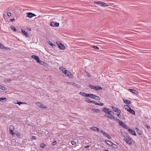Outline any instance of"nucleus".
I'll return each instance as SVG.
<instances>
[{"label":"nucleus","mask_w":151,"mask_h":151,"mask_svg":"<svg viewBox=\"0 0 151 151\" xmlns=\"http://www.w3.org/2000/svg\"><path fill=\"white\" fill-rule=\"evenodd\" d=\"M102 111L106 113V114L105 115L106 116L110 119L113 118V116L111 114L112 111L110 109H107L106 107H104Z\"/></svg>","instance_id":"obj_1"},{"label":"nucleus","mask_w":151,"mask_h":151,"mask_svg":"<svg viewBox=\"0 0 151 151\" xmlns=\"http://www.w3.org/2000/svg\"><path fill=\"white\" fill-rule=\"evenodd\" d=\"M124 139L127 143L130 145H132L133 142H134L132 138L129 136L127 135L126 137L124 136Z\"/></svg>","instance_id":"obj_2"},{"label":"nucleus","mask_w":151,"mask_h":151,"mask_svg":"<svg viewBox=\"0 0 151 151\" xmlns=\"http://www.w3.org/2000/svg\"><path fill=\"white\" fill-rule=\"evenodd\" d=\"M88 97L96 100H100V98L99 97L96 95L93 94H89V96Z\"/></svg>","instance_id":"obj_3"},{"label":"nucleus","mask_w":151,"mask_h":151,"mask_svg":"<svg viewBox=\"0 0 151 151\" xmlns=\"http://www.w3.org/2000/svg\"><path fill=\"white\" fill-rule=\"evenodd\" d=\"M35 104L37 106L40 108H42L44 109H46L47 108V107L46 106H44V105L42 104L41 102H37L35 103Z\"/></svg>","instance_id":"obj_4"},{"label":"nucleus","mask_w":151,"mask_h":151,"mask_svg":"<svg viewBox=\"0 0 151 151\" xmlns=\"http://www.w3.org/2000/svg\"><path fill=\"white\" fill-rule=\"evenodd\" d=\"M94 3L100 4V6L103 7H105L107 6L106 3L102 1H94Z\"/></svg>","instance_id":"obj_5"},{"label":"nucleus","mask_w":151,"mask_h":151,"mask_svg":"<svg viewBox=\"0 0 151 151\" xmlns=\"http://www.w3.org/2000/svg\"><path fill=\"white\" fill-rule=\"evenodd\" d=\"M14 129V128L13 126L11 125L9 127V131H10V134L12 135H14V133L13 132Z\"/></svg>","instance_id":"obj_6"},{"label":"nucleus","mask_w":151,"mask_h":151,"mask_svg":"<svg viewBox=\"0 0 151 151\" xmlns=\"http://www.w3.org/2000/svg\"><path fill=\"white\" fill-rule=\"evenodd\" d=\"M50 25L52 27H58L59 26V23L58 22H52L50 23Z\"/></svg>","instance_id":"obj_7"},{"label":"nucleus","mask_w":151,"mask_h":151,"mask_svg":"<svg viewBox=\"0 0 151 151\" xmlns=\"http://www.w3.org/2000/svg\"><path fill=\"white\" fill-rule=\"evenodd\" d=\"M119 124L120 126H121V127H123L124 129H128V127H127L126 125L124 123H123L122 122H119Z\"/></svg>","instance_id":"obj_8"},{"label":"nucleus","mask_w":151,"mask_h":151,"mask_svg":"<svg viewBox=\"0 0 151 151\" xmlns=\"http://www.w3.org/2000/svg\"><path fill=\"white\" fill-rule=\"evenodd\" d=\"M100 132L104 136L107 137L109 139H110L111 138V137L109 135L106 133L105 132H104L103 131L101 130Z\"/></svg>","instance_id":"obj_9"},{"label":"nucleus","mask_w":151,"mask_h":151,"mask_svg":"<svg viewBox=\"0 0 151 151\" xmlns=\"http://www.w3.org/2000/svg\"><path fill=\"white\" fill-rule=\"evenodd\" d=\"M36 16L35 14L31 12H29L27 13V17L29 18H32L33 17Z\"/></svg>","instance_id":"obj_10"},{"label":"nucleus","mask_w":151,"mask_h":151,"mask_svg":"<svg viewBox=\"0 0 151 151\" xmlns=\"http://www.w3.org/2000/svg\"><path fill=\"white\" fill-rule=\"evenodd\" d=\"M128 132L130 134L136 136V134L134 131L132 129H129L128 130Z\"/></svg>","instance_id":"obj_11"},{"label":"nucleus","mask_w":151,"mask_h":151,"mask_svg":"<svg viewBox=\"0 0 151 151\" xmlns=\"http://www.w3.org/2000/svg\"><path fill=\"white\" fill-rule=\"evenodd\" d=\"M31 57L33 59H35L37 62L39 61V58L38 56L35 55H32L31 56Z\"/></svg>","instance_id":"obj_12"},{"label":"nucleus","mask_w":151,"mask_h":151,"mask_svg":"<svg viewBox=\"0 0 151 151\" xmlns=\"http://www.w3.org/2000/svg\"><path fill=\"white\" fill-rule=\"evenodd\" d=\"M21 31L23 34V35H25L26 37H29V36L28 34V33L27 32H26L25 30H24L23 29H22Z\"/></svg>","instance_id":"obj_13"},{"label":"nucleus","mask_w":151,"mask_h":151,"mask_svg":"<svg viewBox=\"0 0 151 151\" xmlns=\"http://www.w3.org/2000/svg\"><path fill=\"white\" fill-rule=\"evenodd\" d=\"M114 111L116 112L117 114H118L121 113V111L119 109L115 107L114 106Z\"/></svg>","instance_id":"obj_14"},{"label":"nucleus","mask_w":151,"mask_h":151,"mask_svg":"<svg viewBox=\"0 0 151 151\" xmlns=\"http://www.w3.org/2000/svg\"><path fill=\"white\" fill-rule=\"evenodd\" d=\"M129 91L130 92H131L133 93L134 94H137L138 93V92L137 91L134 90L132 89H129Z\"/></svg>","instance_id":"obj_15"},{"label":"nucleus","mask_w":151,"mask_h":151,"mask_svg":"<svg viewBox=\"0 0 151 151\" xmlns=\"http://www.w3.org/2000/svg\"><path fill=\"white\" fill-rule=\"evenodd\" d=\"M90 129L93 130V131L99 132L100 130H99V128L95 127H93L90 128Z\"/></svg>","instance_id":"obj_16"},{"label":"nucleus","mask_w":151,"mask_h":151,"mask_svg":"<svg viewBox=\"0 0 151 151\" xmlns=\"http://www.w3.org/2000/svg\"><path fill=\"white\" fill-rule=\"evenodd\" d=\"M64 74L68 77H70V76L72 75V74L71 73L67 70H66V71H65L64 72Z\"/></svg>","instance_id":"obj_17"},{"label":"nucleus","mask_w":151,"mask_h":151,"mask_svg":"<svg viewBox=\"0 0 151 151\" xmlns=\"http://www.w3.org/2000/svg\"><path fill=\"white\" fill-rule=\"evenodd\" d=\"M58 47L61 50H64L65 49V46L61 43L59 44Z\"/></svg>","instance_id":"obj_18"},{"label":"nucleus","mask_w":151,"mask_h":151,"mask_svg":"<svg viewBox=\"0 0 151 151\" xmlns=\"http://www.w3.org/2000/svg\"><path fill=\"white\" fill-rule=\"evenodd\" d=\"M120 113H119L118 114H117V115L121 119H122V120H124L125 119L123 117V116H122L120 114Z\"/></svg>","instance_id":"obj_19"},{"label":"nucleus","mask_w":151,"mask_h":151,"mask_svg":"<svg viewBox=\"0 0 151 151\" xmlns=\"http://www.w3.org/2000/svg\"><path fill=\"white\" fill-rule=\"evenodd\" d=\"M124 100V103L126 104H130L131 103V101L129 100Z\"/></svg>","instance_id":"obj_20"},{"label":"nucleus","mask_w":151,"mask_h":151,"mask_svg":"<svg viewBox=\"0 0 151 151\" xmlns=\"http://www.w3.org/2000/svg\"><path fill=\"white\" fill-rule=\"evenodd\" d=\"M105 142H106V143L108 145H112V143L109 140H105Z\"/></svg>","instance_id":"obj_21"},{"label":"nucleus","mask_w":151,"mask_h":151,"mask_svg":"<svg viewBox=\"0 0 151 151\" xmlns=\"http://www.w3.org/2000/svg\"><path fill=\"white\" fill-rule=\"evenodd\" d=\"M92 110L95 112H100L101 111L99 109H95L93 108L92 109Z\"/></svg>","instance_id":"obj_22"},{"label":"nucleus","mask_w":151,"mask_h":151,"mask_svg":"<svg viewBox=\"0 0 151 151\" xmlns=\"http://www.w3.org/2000/svg\"><path fill=\"white\" fill-rule=\"evenodd\" d=\"M59 68L61 71L64 73V72L67 70L65 69V68L63 67H60Z\"/></svg>","instance_id":"obj_23"},{"label":"nucleus","mask_w":151,"mask_h":151,"mask_svg":"<svg viewBox=\"0 0 151 151\" xmlns=\"http://www.w3.org/2000/svg\"><path fill=\"white\" fill-rule=\"evenodd\" d=\"M124 107L128 111L131 108L127 105H124Z\"/></svg>","instance_id":"obj_24"},{"label":"nucleus","mask_w":151,"mask_h":151,"mask_svg":"<svg viewBox=\"0 0 151 151\" xmlns=\"http://www.w3.org/2000/svg\"><path fill=\"white\" fill-rule=\"evenodd\" d=\"M128 112L132 114H135V111L133 109H131V108L129 109V111H128Z\"/></svg>","instance_id":"obj_25"},{"label":"nucleus","mask_w":151,"mask_h":151,"mask_svg":"<svg viewBox=\"0 0 151 151\" xmlns=\"http://www.w3.org/2000/svg\"><path fill=\"white\" fill-rule=\"evenodd\" d=\"M50 45V46H55V44H53V43H52V42L50 41V40H48V41L47 42Z\"/></svg>","instance_id":"obj_26"},{"label":"nucleus","mask_w":151,"mask_h":151,"mask_svg":"<svg viewBox=\"0 0 151 151\" xmlns=\"http://www.w3.org/2000/svg\"><path fill=\"white\" fill-rule=\"evenodd\" d=\"M136 130L137 134H138L139 135H142L141 133L139 130L138 128H136Z\"/></svg>","instance_id":"obj_27"},{"label":"nucleus","mask_w":151,"mask_h":151,"mask_svg":"<svg viewBox=\"0 0 151 151\" xmlns=\"http://www.w3.org/2000/svg\"><path fill=\"white\" fill-rule=\"evenodd\" d=\"M6 100V98L3 97L0 98V101H5Z\"/></svg>","instance_id":"obj_28"},{"label":"nucleus","mask_w":151,"mask_h":151,"mask_svg":"<svg viewBox=\"0 0 151 151\" xmlns=\"http://www.w3.org/2000/svg\"><path fill=\"white\" fill-rule=\"evenodd\" d=\"M94 89L96 90H101L102 88L100 86H96L95 87Z\"/></svg>","instance_id":"obj_29"},{"label":"nucleus","mask_w":151,"mask_h":151,"mask_svg":"<svg viewBox=\"0 0 151 151\" xmlns=\"http://www.w3.org/2000/svg\"><path fill=\"white\" fill-rule=\"evenodd\" d=\"M39 61L38 62H37L38 63L40 64L41 65H44V64L45 63V62H44L43 61H40V59L39 60Z\"/></svg>","instance_id":"obj_30"},{"label":"nucleus","mask_w":151,"mask_h":151,"mask_svg":"<svg viewBox=\"0 0 151 151\" xmlns=\"http://www.w3.org/2000/svg\"><path fill=\"white\" fill-rule=\"evenodd\" d=\"M86 102H88V103H91L92 101H91L90 99H89L88 98H87L86 99Z\"/></svg>","instance_id":"obj_31"},{"label":"nucleus","mask_w":151,"mask_h":151,"mask_svg":"<svg viewBox=\"0 0 151 151\" xmlns=\"http://www.w3.org/2000/svg\"><path fill=\"white\" fill-rule=\"evenodd\" d=\"M114 120L116 121H118L119 123V122H120L119 119H117L116 117H115L114 116Z\"/></svg>","instance_id":"obj_32"},{"label":"nucleus","mask_w":151,"mask_h":151,"mask_svg":"<svg viewBox=\"0 0 151 151\" xmlns=\"http://www.w3.org/2000/svg\"><path fill=\"white\" fill-rule=\"evenodd\" d=\"M10 28L12 30L14 31H16V29L15 28L14 26H11L10 27Z\"/></svg>","instance_id":"obj_33"},{"label":"nucleus","mask_w":151,"mask_h":151,"mask_svg":"<svg viewBox=\"0 0 151 151\" xmlns=\"http://www.w3.org/2000/svg\"><path fill=\"white\" fill-rule=\"evenodd\" d=\"M45 145L44 143H42L41 144L40 147L42 148H44L45 147Z\"/></svg>","instance_id":"obj_34"},{"label":"nucleus","mask_w":151,"mask_h":151,"mask_svg":"<svg viewBox=\"0 0 151 151\" xmlns=\"http://www.w3.org/2000/svg\"><path fill=\"white\" fill-rule=\"evenodd\" d=\"M89 87H90L92 89H94L95 87L94 86L92 85H89L88 86Z\"/></svg>","instance_id":"obj_35"},{"label":"nucleus","mask_w":151,"mask_h":151,"mask_svg":"<svg viewBox=\"0 0 151 151\" xmlns=\"http://www.w3.org/2000/svg\"><path fill=\"white\" fill-rule=\"evenodd\" d=\"M83 96H84L88 97V96H89V94H86V93L84 92Z\"/></svg>","instance_id":"obj_36"},{"label":"nucleus","mask_w":151,"mask_h":151,"mask_svg":"<svg viewBox=\"0 0 151 151\" xmlns=\"http://www.w3.org/2000/svg\"><path fill=\"white\" fill-rule=\"evenodd\" d=\"M1 89L2 90L5 91L6 90V88L5 87L2 86Z\"/></svg>","instance_id":"obj_37"},{"label":"nucleus","mask_w":151,"mask_h":151,"mask_svg":"<svg viewBox=\"0 0 151 151\" xmlns=\"http://www.w3.org/2000/svg\"><path fill=\"white\" fill-rule=\"evenodd\" d=\"M17 104H18L19 105H20L21 104H26V103H24V102H18Z\"/></svg>","instance_id":"obj_38"},{"label":"nucleus","mask_w":151,"mask_h":151,"mask_svg":"<svg viewBox=\"0 0 151 151\" xmlns=\"http://www.w3.org/2000/svg\"><path fill=\"white\" fill-rule=\"evenodd\" d=\"M92 48H94L95 49H97L98 50L99 49V48L96 46H92Z\"/></svg>","instance_id":"obj_39"},{"label":"nucleus","mask_w":151,"mask_h":151,"mask_svg":"<svg viewBox=\"0 0 151 151\" xmlns=\"http://www.w3.org/2000/svg\"><path fill=\"white\" fill-rule=\"evenodd\" d=\"M4 47V46L2 44L0 43V48L3 49Z\"/></svg>","instance_id":"obj_40"},{"label":"nucleus","mask_w":151,"mask_h":151,"mask_svg":"<svg viewBox=\"0 0 151 151\" xmlns=\"http://www.w3.org/2000/svg\"><path fill=\"white\" fill-rule=\"evenodd\" d=\"M72 85L76 87H77L78 86L77 85V84L75 83H73V84H72Z\"/></svg>","instance_id":"obj_41"},{"label":"nucleus","mask_w":151,"mask_h":151,"mask_svg":"<svg viewBox=\"0 0 151 151\" xmlns=\"http://www.w3.org/2000/svg\"><path fill=\"white\" fill-rule=\"evenodd\" d=\"M71 144L72 145H74L75 144H76V142L75 141H72L71 142Z\"/></svg>","instance_id":"obj_42"},{"label":"nucleus","mask_w":151,"mask_h":151,"mask_svg":"<svg viewBox=\"0 0 151 151\" xmlns=\"http://www.w3.org/2000/svg\"><path fill=\"white\" fill-rule=\"evenodd\" d=\"M84 92H82V91H81L80 93H79V94L82 95V96H83V95H84Z\"/></svg>","instance_id":"obj_43"},{"label":"nucleus","mask_w":151,"mask_h":151,"mask_svg":"<svg viewBox=\"0 0 151 151\" xmlns=\"http://www.w3.org/2000/svg\"><path fill=\"white\" fill-rule=\"evenodd\" d=\"M56 43L57 45H58V46H59V44H60L61 43H60V42L59 41H57L56 42Z\"/></svg>","instance_id":"obj_44"},{"label":"nucleus","mask_w":151,"mask_h":151,"mask_svg":"<svg viewBox=\"0 0 151 151\" xmlns=\"http://www.w3.org/2000/svg\"><path fill=\"white\" fill-rule=\"evenodd\" d=\"M7 15L8 16L10 17L11 15V14L10 12H8L7 13Z\"/></svg>","instance_id":"obj_45"},{"label":"nucleus","mask_w":151,"mask_h":151,"mask_svg":"<svg viewBox=\"0 0 151 151\" xmlns=\"http://www.w3.org/2000/svg\"><path fill=\"white\" fill-rule=\"evenodd\" d=\"M56 143H57L56 141H55L54 142H53L52 143V145H55L56 144Z\"/></svg>","instance_id":"obj_46"},{"label":"nucleus","mask_w":151,"mask_h":151,"mask_svg":"<svg viewBox=\"0 0 151 151\" xmlns=\"http://www.w3.org/2000/svg\"><path fill=\"white\" fill-rule=\"evenodd\" d=\"M99 106H103L104 105V104L103 103H99Z\"/></svg>","instance_id":"obj_47"},{"label":"nucleus","mask_w":151,"mask_h":151,"mask_svg":"<svg viewBox=\"0 0 151 151\" xmlns=\"http://www.w3.org/2000/svg\"><path fill=\"white\" fill-rule=\"evenodd\" d=\"M118 5H115V6H114V8H119V9H120V8H119V7H118Z\"/></svg>","instance_id":"obj_48"},{"label":"nucleus","mask_w":151,"mask_h":151,"mask_svg":"<svg viewBox=\"0 0 151 151\" xmlns=\"http://www.w3.org/2000/svg\"><path fill=\"white\" fill-rule=\"evenodd\" d=\"M36 137L35 136H33L32 137V139H36Z\"/></svg>","instance_id":"obj_49"},{"label":"nucleus","mask_w":151,"mask_h":151,"mask_svg":"<svg viewBox=\"0 0 151 151\" xmlns=\"http://www.w3.org/2000/svg\"><path fill=\"white\" fill-rule=\"evenodd\" d=\"M73 82H67V83L69 84H70V85H72V84H73Z\"/></svg>","instance_id":"obj_50"},{"label":"nucleus","mask_w":151,"mask_h":151,"mask_svg":"<svg viewBox=\"0 0 151 151\" xmlns=\"http://www.w3.org/2000/svg\"><path fill=\"white\" fill-rule=\"evenodd\" d=\"M117 148V146L114 144V148Z\"/></svg>","instance_id":"obj_51"},{"label":"nucleus","mask_w":151,"mask_h":151,"mask_svg":"<svg viewBox=\"0 0 151 151\" xmlns=\"http://www.w3.org/2000/svg\"><path fill=\"white\" fill-rule=\"evenodd\" d=\"M96 103V102H95V101H92L91 103H93V104H94L95 105Z\"/></svg>","instance_id":"obj_52"},{"label":"nucleus","mask_w":151,"mask_h":151,"mask_svg":"<svg viewBox=\"0 0 151 151\" xmlns=\"http://www.w3.org/2000/svg\"><path fill=\"white\" fill-rule=\"evenodd\" d=\"M146 127L148 129H149L150 127L148 125H146Z\"/></svg>","instance_id":"obj_53"},{"label":"nucleus","mask_w":151,"mask_h":151,"mask_svg":"<svg viewBox=\"0 0 151 151\" xmlns=\"http://www.w3.org/2000/svg\"><path fill=\"white\" fill-rule=\"evenodd\" d=\"M11 81V80L10 79H7V80L6 81Z\"/></svg>","instance_id":"obj_54"},{"label":"nucleus","mask_w":151,"mask_h":151,"mask_svg":"<svg viewBox=\"0 0 151 151\" xmlns=\"http://www.w3.org/2000/svg\"><path fill=\"white\" fill-rule=\"evenodd\" d=\"M15 20L13 18L10 20L11 21L13 22Z\"/></svg>","instance_id":"obj_55"},{"label":"nucleus","mask_w":151,"mask_h":151,"mask_svg":"<svg viewBox=\"0 0 151 151\" xmlns=\"http://www.w3.org/2000/svg\"><path fill=\"white\" fill-rule=\"evenodd\" d=\"M89 147V145H88V146H87L86 147H85V148H87L88 147Z\"/></svg>","instance_id":"obj_56"},{"label":"nucleus","mask_w":151,"mask_h":151,"mask_svg":"<svg viewBox=\"0 0 151 151\" xmlns=\"http://www.w3.org/2000/svg\"><path fill=\"white\" fill-rule=\"evenodd\" d=\"M87 76L89 77L91 76L90 74H89V73H88Z\"/></svg>","instance_id":"obj_57"},{"label":"nucleus","mask_w":151,"mask_h":151,"mask_svg":"<svg viewBox=\"0 0 151 151\" xmlns=\"http://www.w3.org/2000/svg\"><path fill=\"white\" fill-rule=\"evenodd\" d=\"M99 103H97L96 102V105H99Z\"/></svg>","instance_id":"obj_58"},{"label":"nucleus","mask_w":151,"mask_h":151,"mask_svg":"<svg viewBox=\"0 0 151 151\" xmlns=\"http://www.w3.org/2000/svg\"><path fill=\"white\" fill-rule=\"evenodd\" d=\"M28 30H29V31L31 30V29L29 28H28Z\"/></svg>","instance_id":"obj_59"},{"label":"nucleus","mask_w":151,"mask_h":151,"mask_svg":"<svg viewBox=\"0 0 151 151\" xmlns=\"http://www.w3.org/2000/svg\"><path fill=\"white\" fill-rule=\"evenodd\" d=\"M2 86L0 85V89H1V88L2 87Z\"/></svg>","instance_id":"obj_60"},{"label":"nucleus","mask_w":151,"mask_h":151,"mask_svg":"<svg viewBox=\"0 0 151 151\" xmlns=\"http://www.w3.org/2000/svg\"><path fill=\"white\" fill-rule=\"evenodd\" d=\"M104 151H109L108 150H104Z\"/></svg>","instance_id":"obj_61"},{"label":"nucleus","mask_w":151,"mask_h":151,"mask_svg":"<svg viewBox=\"0 0 151 151\" xmlns=\"http://www.w3.org/2000/svg\"><path fill=\"white\" fill-rule=\"evenodd\" d=\"M111 108H112V109H113V108H114L113 106H112L111 107Z\"/></svg>","instance_id":"obj_62"},{"label":"nucleus","mask_w":151,"mask_h":151,"mask_svg":"<svg viewBox=\"0 0 151 151\" xmlns=\"http://www.w3.org/2000/svg\"><path fill=\"white\" fill-rule=\"evenodd\" d=\"M116 10V9H114V11H115Z\"/></svg>","instance_id":"obj_63"}]
</instances>
